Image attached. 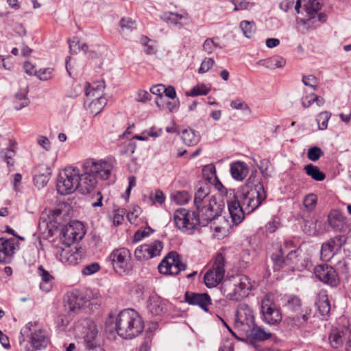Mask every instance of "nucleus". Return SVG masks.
Segmentation results:
<instances>
[{
  "label": "nucleus",
  "instance_id": "1",
  "mask_svg": "<svg viewBox=\"0 0 351 351\" xmlns=\"http://www.w3.org/2000/svg\"><path fill=\"white\" fill-rule=\"evenodd\" d=\"M113 323L117 334L126 339L138 336L144 328L141 316L136 311L131 308L121 311L115 318L110 314L106 324L110 326Z\"/></svg>",
  "mask_w": 351,
  "mask_h": 351
},
{
  "label": "nucleus",
  "instance_id": "2",
  "mask_svg": "<svg viewBox=\"0 0 351 351\" xmlns=\"http://www.w3.org/2000/svg\"><path fill=\"white\" fill-rule=\"evenodd\" d=\"M235 197L241 204L247 214L256 209L266 198V194L262 183L258 182L254 186H243L236 193Z\"/></svg>",
  "mask_w": 351,
  "mask_h": 351
},
{
  "label": "nucleus",
  "instance_id": "3",
  "mask_svg": "<svg viewBox=\"0 0 351 351\" xmlns=\"http://www.w3.org/2000/svg\"><path fill=\"white\" fill-rule=\"evenodd\" d=\"M80 173L77 167H69L60 173L57 180V191L61 195H69L79 189Z\"/></svg>",
  "mask_w": 351,
  "mask_h": 351
},
{
  "label": "nucleus",
  "instance_id": "4",
  "mask_svg": "<svg viewBox=\"0 0 351 351\" xmlns=\"http://www.w3.org/2000/svg\"><path fill=\"white\" fill-rule=\"evenodd\" d=\"M251 289L250 278L243 276L238 280L223 282L221 287V291L228 300L237 301L247 295Z\"/></svg>",
  "mask_w": 351,
  "mask_h": 351
},
{
  "label": "nucleus",
  "instance_id": "5",
  "mask_svg": "<svg viewBox=\"0 0 351 351\" xmlns=\"http://www.w3.org/2000/svg\"><path fill=\"white\" fill-rule=\"evenodd\" d=\"M25 328L28 330L27 337L32 351H40L46 349L50 344V335L49 332L36 322H30L25 325Z\"/></svg>",
  "mask_w": 351,
  "mask_h": 351
},
{
  "label": "nucleus",
  "instance_id": "6",
  "mask_svg": "<svg viewBox=\"0 0 351 351\" xmlns=\"http://www.w3.org/2000/svg\"><path fill=\"white\" fill-rule=\"evenodd\" d=\"M224 208L223 202H217L214 196H211L210 200L205 204L196 208L197 213V218L199 226H207L215 218L221 214Z\"/></svg>",
  "mask_w": 351,
  "mask_h": 351
},
{
  "label": "nucleus",
  "instance_id": "7",
  "mask_svg": "<svg viewBox=\"0 0 351 351\" xmlns=\"http://www.w3.org/2000/svg\"><path fill=\"white\" fill-rule=\"evenodd\" d=\"M173 219L176 227L188 234H191L197 226L199 225L196 213L185 208L177 209L174 213Z\"/></svg>",
  "mask_w": 351,
  "mask_h": 351
},
{
  "label": "nucleus",
  "instance_id": "8",
  "mask_svg": "<svg viewBox=\"0 0 351 351\" xmlns=\"http://www.w3.org/2000/svg\"><path fill=\"white\" fill-rule=\"evenodd\" d=\"M225 258L222 254H217L214 259L213 266L204 276V281L208 288L216 287L223 280L225 274Z\"/></svg>",
  "mask_w": 351,
  "mask_h": 351
},
{
  "label": "nucleus",
  "instance_id": "9",
  "mask_svg": "<svg viewBox=\"0 0 351 351\" xmlns=\"http://www.w3.org/2000/svg\"><path fill=\"white\" fill-rule=\"evenodd\" d=\"M89 302L90 304H97V302L90 300L89 295L86 293L73 291L66 295L64 300L65 310L71 315H75Z\"/></svg>",
  "mask_w": 351,
  "mask_h": 351
},
{
  "label": "nucleus",
  "instance_id": "10",
  "mask_svg": "<svg viewBox=\"0 0 351 351\" xmlns=\"http://www.w3.org/2000/svg\"><path fill=\"white\" fill-rule=\"evenodd\" d=\"M104 86L103 84L89 86L86 90V95L88 97L86 104L91 100L88 104V108L94 116L97 115L106 105V99L103 97Z\"/></svg>",
  "mask_w": 351,
  "mask_h": 351
},
{
  "label": "nucleus",
  "instance_id": "11",
  "mask_svg": "<svg viewBox=\"0 0 351 351\" xmlns=\"http://www.w3.org/2000/svg\"><path fill=\"white\" fill-rule=\"evenodd\" d=\"M186 264L180 259V255L172 251L165 257L158 265V271L165 275H177L185 270Z\"/></svg>",
  "mask_w": 351,
  "mask_h": 351
},
{
  "label": "nucleus",
  "instance_id": "12",
  "mask_svg": "<svg viewBox=\"0 0 351 351\" xmlns=\"http://www.w3.org/2000/svg\"><path fill=\"white\" fill-rule=\"evenodd\" d=\"M110 258L114 270L119 274L125 273L132 267L131 253L125 247L114 250L110 254Z\"/></svg>",
  "mask_w": 351,
  "mask_h": 351
},
{
  "label": "nucleus",
  "instance_id": "13",
  "mask_svg": "<svg viewBox=\"0 0 351 351\" xmlns=\"http://www.w3.org/2000/svg\"><path fill=\"white\" fill-rule=\"evenodd\" d=\"M219 185L226 191V202L232 222L234 225H238L243 221L245 214L247 210H244L241 204L235 197V192L234 190H226L221 183Z\"/></svg>",
  "mask_w": 351,
  "mask_h": 351
},
{
  "label": "nucleus",
  "instance_id": "14",
  "mask_svg": "<svg viewBox=\"0 0 351 351\" xmlns=\"http://www.w3.org/2000/svg\"><path fill=\"white\" fill-rule=\"evenodd\" d=\"M84 169L91 173L95 177H99L103 180L110 178L114 165L111 160H90L84 165Z\"/></svg>",
  "mask_w": 351,
  "mask_h": 351
},
{
  "label": "nucleus",
  "instance_id": "15",
  "mask_svg": "<svg viewBox=\"0 0 351 351\" xmlns=\"http://www.w3.org/2000/svg\"><path fill=\"white\" fill-rule=\"evenodd\" d=\"M163 248L162 243L155 240L149 243H145L137 247L134 251V256L140 261H147L160 256Z\"/></svg>",
  "mask_w": 351,
  "mask_h": 351
},
{
  "label": "nucleus",
  "instance_id": "16",
  "mask_svg": "<svg viewBox=\"0 0 351 351\" xmlns=\"http://www.w3.org/2000/svg\"><path fill=\"white\" fill-rule=\"evenodd\" d=\"M261 313L263 320L269 325H276L282 320V315L274 304L271 303L269 295H265L262 300Z\"/></svg>",
  "mask_w": 351,
  "mask_h": 351
},
{
  "label": "nucleus",
  "instance_id": "17",
  "mask_svg": "<svg viewBox=\"0 0 351 351\" xmlns=\"http://www.w3.org/2000/svg\"><path fill=\"white\" fill-rule=\"evenodd\" d=\"M84 234L83 225L78 221L64 226L61 230L62 239L66 245H71V243L80 241Z\"/></svg>",
  "mask_w": 351,
  "mask_h": 351
},
{
  "label": "nucleus",
  "instance_id": "18",
  "mask_svg": "<svg viewBox=\"0 0 351 351\" xmlns=\"http://www.w3.org/2000/svg\"><path fill=\"white\" fill-rule=\"evenodd\" d=\"M314 274L320 281L331 287H336L339 284L337 274L332 266L326 264L317 265Z\"/></svg>",
  "mask_w": 351,
  "mask_h": 351
},
{
  "label": "nucleus",
  "instance_id": "19",
  "mask_svg": "<svg viewBox=\"0 0 351 351\" xmlns=\"http://www.w3.org/2000/svg\"><path fill=\"white\" fill-rule=\"evenodd\" d=\"M235 320L237 326L241 328H247L252 326L254 323V315L252 309L245 303L239 305Z\"/></svg>",
  "mask_w": 351,
  "mask_h": 351
},
{
  "label": "nucleus",
  "instance_id": "20",
  "mask_svg": "<svg viewBox=\"0 0 351 351\" xmlns=\"http://www.w3.org/2000/svg\"><path fill=\"white\" fill-rule=\"evenodd\" d=\"M56 256L62 263L75 265L82 260V252L80 249L66 245L64 248L58 247Z\"/></svg>",
  "mask_w": 351,
  "mask_h": 351
},
{
  "label": "nucleus",
  "instance_id": "21",
  "mask_svg": "<svg viewBox=\"0 0 351 351\" xmlns=\"http://www.w3.org/2000/svg\"><path fill=\"white\" fill-rule=\"evenodd\" d=\"M344 241L342 236H337L329 239L322 245L321 258L324 261H330L335 254V251L341 248Z\"/></svg>",
  "mask_w": 351,
  "mask_h": 351
},
{
  "label": "nucleus",
  "instance_id": "22",
  "mask_svg": "<svg viewBox=\"0 0 351 351\" xmlns=\"http://www.w3.org/2000/svg\"><path fill=\"white\" fill-rule=\"evenodd\" d=\"M88 330L84 335V342L88 351H104L103 348L97 346L95 339L97 335V329L95 324L90 320H84Z\"/></svg>",
  "mask_w": 351,
  "mask_h": 351
},
{
  "label": "nucleus",
  "instance_id": "23",
  "mask_svg": "<svg viewBox=\"0 0 351 351\" xmlns=\"http://www.w3.org/2000/svg\"><path fill=\"white\" fill-rule=\"evenodd\" d=\"M185 301L189 304L199 306L204 311L208 312V306L211 304V299L207 293L186 292Z\"/></svg>",
  "mask_w": 351,
  "mask_h": 351
},
{
  "label": "nucleus",
  "instance_id": "24",
  "mask_svg": "<svg viewBox=\"0 0 351 351\" xmlns=\"http://www.w3.org/2000/svg\"><path fill=\"white\" fill-rule=\"evenodd\" d=\"M97 183L95 176L85 169L84 173L80 175V184L78 190L82 194H93L97 191Z\"/></svg>",
  "mask_w": 351,
  "mask_h": 351
},
{
  "label": "nucleus",
  "instance_id": "25",
  "mask_svg": "<svg viewBox=\"0 0 351 351\" xmlns=\"http://www.w3.org/2000/svg\"><path fill=\"white\" fill-rule=\"evenodd\" d=\"M304 8L306 12V19H302L300 21L306 25L314 23L317 12L321 10L322 5L318 0H304Z\"/></svg>",
  "mask_w": 351,
  "mask_h": 351
},
{
  "label": "nucleus",
  "instance_id": "26",
  "mask_svg": "<svg viewBox=\"0 0 351 351\" xmlns=\"http://www.w3.org/2000/svg\"><path fill=\"white\" fill-rule=\"evenodd\" d=\"M148 313L154 317H160L165 312V302L157 295H152L147 302Z\"/></svg>",
  "mask_w": 351,
  "mask_h": 351
},
{
  "label": "nucleus",
  "instance_id": "27",
  "mask_svg": "<svg viewBox=\"0 0 351 351\" xmlns=\"http://www.w3.org/2000/svg\"><path fill=\"white\" fill-rule=\"evenodd\" d=\"M211 230H213L215 236L217 237H223L226 236L230 227L229 221L221 214L215 218L210 223H209Z\"/></svg>",
  "mask_w": 351,
  "mask_h": 351
},
{
  "label": "nucleus",
  "instance_id": "28",
  "mask_svg": "<svg viewBox=\"0 0 351 351\" xmlns=\"http://www.w3.org/2000/svg\"><path fill=\"white\" fill-rule=\"evenodd\" d=\"M241 330L245 333L247 338L257 341H265L271 337V332H266L262 327L256 326L255 323L249 328H241Z\"/></svg>",
  "mask_w": 351,
  "mask_h": 351
},
{
  "label": "nucleus",
  "instance_id": "29",
  "mask_svg": "<svg viewBox=\"0 0 351 351\" xmlns=\"http://www.w3.org/2000/svg\"><path fill=\"white\" fill-rule=\"evenodd\" d=\"M14 253V243L7 239L0 238V262L10 263Z\"/></svg>",
  "mask_w": 351,
  "mask_h": 351
},
{
  "label": "nucleus",
  "instance_id": "30",
  "mask_svg": "<svg viewBox=\"0 0 351 351\" xmlns=\"http://www.w3.org/2000/svg\"><path fill=\"white\" fill-rule=\"evenodd\" d=\"M249 172V169L244 162L237 161L230 165V173L232 177L237 181H243Z\"/></svg>",
  "mask_w": 351,
  "mask_h": 351
},
{
  "label": "nucleus",
  "instance_id": "31",
  "mask_svg": "<svg viewBox=\"0 0 351 351\" xmlns=\"http://www.w3.org/2000/svg\"><path fill=\"white\" fill-rule=\"evenodd\" d=\"M51 175V170L46 165H40L38 173L34 176V181L38 188H43L48 183Z\"/></svg>",
  "mask_w": 351,
  "mask_h": 351
},
{
  "label": "nucleus",
  "instance_id": "32",
  "mask_svg": "<svg viewBox=\"0 0 351 351\" xmlns=\"http://www.w3.org/2000/svg\"><path fill=\"white\" fill-rule=\"evenodd\" d=\"M329 224L337 231H343L346 226V219L340 213L335 211L328 216Z\"/></svg>",
  "mask_w": 351,
  "mask_h": 351
},
{
  "label": "nucleus",
  "instance_id": "33",
  "mask_svg": "<svg viewBox=\"0 0 351 351\" xmlns=\"http://www.w3.org/2000/svg\"><path fill=\"white\" fill-rule=\"evenodd\" d=\"M209 192L207 184L202 185L197 189L194 197V204L196 208H199L210 200L211 197L208 196Z\"/></svg>",
  "mask_w": 351,
  "mask_h": 351
},
{
  "label": "nucleus",
  "instance_id": "34",
  "mask_svg": "<svg viewBox=\"0 0 351 351\" xmlns=\"http://www.w3.org/2000/svg\"><path fill=\"white\" fill-rule=\"evenodd\" d=\"M181 138L185 145L194 146L199 142L200 135L198 132L193 129H185L182 131Z\"/></svg>",
  "mask_w": 351,
  "mask_h": 351
},
{
  "label": "nucleus",
  "instance_id": "35",
  "mask_svg": "<svg viewBox=\"0 0 351 351\" xmlns=\"http://www.w3.org/2000/svg\"><path fill=\"white\" fill-rule=\"evenodd\" d=\"M38 274L41 278V282L40 284V288L45 292H49L52 287V280L53 278L49 273L48 271L45 270L43 266H39L38 268Z\"/></svg>",
  "mask_w": 351,
  "mask_h": 351
},
{
  "label": "nucleus",
  "instance_id": "36",
  "mask_svg": "<svg viewBox=\"0 0 351 351\" xmlns=\"http://www.w3.org/2000/svg\"><path fill=\"white\" fill-rule=\"evenodd\" d=\"M16 145V142L14 140L9 141V146L7 149H3L0 151V157L3 159L8 167L14 165L13 158L15 156L14 147Z\"/></svg>",
  "mask_w": 351,
  "mask_h": 351
},
{
  "label": "nucleus",
  "instance_id": "37",
  "mask_svg": "<svg viewBox=\"0 0 351 351\" xmlns=\"http://www.w3.org/2000/svg\"><path fill=\"white\" fill-rule=\"evenodd\" d=\"M27 87H25L20 89V90L16 93L14 97V108L16 110H20L29 105V99L27 97Z\"/></svg>",
  "mask_w": 351,
  "mask_h": 351
},
{
  "label": "nucleus",
  "instance_id": "38",
  "mask_svg": "<svg viewBox=\"0 0 351 351\" xmlns=\"http://www.w3.org/2000/svg\"><path fill=\"white\" fill-rule=\"evenodd\" d=\"M310 313L311 310L306 309L305 312L303 313L301 315L289 317L287 319H286L285 322H287V325L292 327H300L308 321Z\"/></svg>",
  "mask_w": 351,
  "mask_h": 351
},
{
  "label": "nucleus",
  "instance_id": "39",
  "mask_svg": "<svg viewBox=\"0 0 351 351\" xmlns=\"http://www.w3.org/2000/svg\"><path fill=\"white\" fill-rule=\"evenodd\" d=\"M188 14H180L176 12H165L161 16L162 20L167 23L177 25L180 24V21L188 19Z\"/></svg>",
  "mask_w": 351,
  "mask_h": 351
},
{
  "label": "nucleus",
  "instance_id": "40",
  "mask_svg": "<svg viewBox=\"0 0 351 351\" xmlns=\"http://www.w3.org/2000/svg\"><path fill=\"white\" fill-rule=\"evenodd\" d=\"M306 173L316 181H322L325 179V174L320 171L317 166L308 164L304 167Z\"/></svg>",
  "mask_w": 351,
  "mask_h": 351
},
{
  "label": "nucleus",
  "instance_id": "41",
  "mask_svg": "<svg viewBox=\"0 0 351 351\" xmlns=\"http://www.w3.org/2000/svg\"><path fill=\"white\" fill-rule=\"evenodd\" d=\"M329 341L333 348H339L343 345L344 341L343 332L337 329L332 330L329 336Z\"/></svg>",
  "mask_w": 351,
  "mask_h": 351
},
{
  "label": "nucleus",
  "instance_id": "42",
  "mask_svg": "<svg viewBox=\"0 0 351 351\" xmlns=\"http://www.w3.org/2000/svg\"><path fill=\"white\" fill-rule=\"evenodd\" d=\"M317 305L322 315H326L330 311V305L328 297L325 294L319 295Z\"/></svg>",
  "mask_w": 351,
  "mask_h": 351
},
{
  "label": "nucleus",
  "instance_id": "43",
  "mask_svg": "<svg viewBox=\"0 0 351 351\" xmlns=\"http://www.w3.org/2000/svg\"><path fill=\"white\" fill-rule=\"evenodd\" d=\"M239 27L247 38H251L256 32V25L254 21H242Z\"/></svg>",
  "mask_w": 351,
  "mask_h": 351
},
{
  "label": "nucleus",
  "instance_id": "44",
  "mask_svg": "<svg viewBox=\"0 0 351 351\" xmlns=\"http://www.w3.org/2000/svg\"><path fill=\"white\" fill-rule=\"evenodd\" d=\"M210 88L204 84L199 83L193 86L190 91L186 93L188 97H196L199 95H206L210 92Z\"/></svg>",
  "mask_w": 351,
  "mask_h": 351
},
{
  "label": "nucleus",
  "instance_id": "45",
  "mask_svg": "<svg viewBox=\"0 0 351 351\" xmlns=\"http://www.w3.org/2000/svg\"><path fill=\"white\" fill-rule=\"evenodd\" d=\"M218 38H207L202 45L203 50L207 54H211L215 49H221L222 47L217 42Z\"/></svg>",
  "mask_w": 351,
  "mask_h": 351
},
{
  "label": "nucleus",
  "instance_id": "46",
  "mask_svg": "<svg viewBox=\"0 0 351 351\" xmlns=\"http://www.w3.org/2000/svg\"><path fill=\"white\" fill-rule=\"evenodd\" d=\"M171 197L178 204H185L189 201L191 195L187 191H181L172 193Z\"/></svg>",
  "mask_w": 351,
  "mask_h": 351
},
{
  "label": "nucleus",
  "instance_id": "47",
  "mask_svg": "<svg viewBox=\"0 0 351 351\" xmlns=\"http://www.w3.org/2000/svg\"><path fill=\"white\" fill-rule=\"evenodd\" d=\"M331 117L330 112L328 111H324L320 112L317 118L316 121L318 125V129L320 130H324L328 127V122Z\"/></svg>",
  "mask_w": 351,
  "mask_h": 351
},
{
  "label": "nucleus",
  "instance_id": "48",
  "mask_svg": "<svg viewBox=\"0 0 351 351\" xmlns=\"http://www.w3.org/2000/svg\"><path fill=\"white\" fill-rule=\"evenodd\" d=\"M120 27L123 32H132L136 29V22L130 17H123L119 22Z\"/></svg>",
  "mask_w": 351,
  "mask_h": 351
},
{
  "label": "nucleus",
  "instance_id": "49",
  "mask_svg": "<svg viewBox=\"0 0 351 351\" xmlns=\"http://www.w3.org/2000/svg\"><path fill=\"white\" fill-rule=\"evenodd\" d=\"M287 307L292 311H297L301 307L300 299L295 295H289L287 297Z\"/></svg>",
  "mask_w": 351,
  "mask_h": 351
},
{
  "label": "nucleus",
  "instance_id": "50",
  "mask_svg": "<svg viewBox=\"0 0 351 351\" xmlns=\"http://www.w3.org/2000/svg\"><path fill=\"white\" fill-rule=\"evenodd\" d=\"M317 199V196L315 194H308L304 197L303 201L304 207L309 211L313 210L316 206Z\"/></svg>",
  "mask_w": 351,
  "mask_h": 351
},
{
  "label": "nucleus",
  "instance_id": "51",
  "mask_svg": "<svg viewBox=\"0 0 351 351\" xmlns=\"http://www.w3.org/2000/svg\"><path fill=\"white\" fill-rule=\"evenodd\" d=\"M317 221L311 219L310 221H304L303 226L304 232L308 235H314L317 232Z\"/></svg>",
  "mask_w": 351,
  "mask_h": 351
},
{
  "label": "nucleus",
  "instance_id": "52",
  "mask_svg": "<svg viewBox=\"0 0 351 351\" xmlns=\"http://www.w3.org/2000/svg\"><path fill=\"white\" fill-rule=\"evenodd\" d=\"M37 77L43 81H47L53 77V69L51 68L40 69L36 73Z\"/></svg>",
  "mask_w": 351,
  "mask_h": 351
},
{
  "label": "nucleus",
  "instance_id": "53",
  "mask_svg": "<svg viewBox=\"0 0 351 351\" xmlns=\"http://www.w3.org/2000/svg\"><path fill=\"white\" fill-rule=\"evenodd\" d=\"M323 155L324 152L316 146L311 147L307 152L308 158L312 161H317Z\"/></svg>",
  "mask_w": 351,
  "mask_h": 351
},
{
  "label": "nucleus",
  "instance_id": "54",
  "mask_svg": "<svg viewBox=\"0 0 351 351\" xmlns=\"http://www.w3.org/2000/svg\"><path fill=\"white\" fill-rule=\"evenodd\" d=\"M101 267L97 263H92L84 267L82 273L84 276H90L97 273Z\"/></svg>",
  "mask_w": 351,
  "mask_h": 351
},
{
  "label": "nucleus",
  "instance_id": "55",
  "mask_svg": "<svg viewBox=\"0 0 351 351\" xmlns=\"http://www.w3.org/2000/svg\"><path fill=\"white\" fill-rule=\"evenodd\" d=\"M215 60L212 58H205L198 69L199 73H205L208 72L214 65Z\"/></svg>",
  "mask_w": 351,
  "mask_h": 351
},
{
  "label": "nucleus",
  "instance_id": "56",
  "mask_svg": "<svg viewBox=\"0 0 351 351\" xmlns=\"http://www.w3.org/2000/svg\"><path fill=\"white\" fill-rule=\"evenodd\" d=\"M153 232L154 230L150 227H147L144 230H138L134 233V241L138 242L143 239L149 237Z\"/></svg>",
  "mask_w": 351,
  "mask_h": 351
},
{
  "label": "nucleus",
  "instance_id": "57",
  "mask_svg": "<svg viewBox=\"0 0 351 351\" xmlns=\"http://www.w3.org/2000/svg\"><path fill=\"white\" fill-rule=\"evenodd\" d=\"M302 82L305 86H309L313 90H315L317 87V79L312 75H304Z\"/></svg>",
  "mask_w": 351,
  "mask_h": 351
},
{
  "label": "nucleus",
  "instance_id": "58",
  "mask_svg": "<svg viewBox=\"0 0 351 351\" xmlns=\"http://www.w3.org/2000/svg\"><path fill=\"white\" fill-rule=\"evenodd\" d=\"M268 62L271 65V69L282 68L286 64L285 58L280 56H275L268 59Z\"/></svg>",
  "mask_w": 351,
  "mask_h": 351
},
{
  "label": "nucleus",
  "instance_id": "59",
  "mask_svg": "<svg viewBox=\"0 0 351 351\" xmlns=\"http://www.w3.org/2000/svg\"><path fill=\"white\" fill-rule=\"evenodd\" d=\"M231 108L237 110H243L248 112H251L248 105L240 99L232 100L230 103Z\"/></svg>",
  "mask_w": 351,
  "mask_h": 351
},
{
  "label": "nucleus",
  "instance_id": "60",
  "mask_svg": "<svg viewBox=\"0 0 351 351\" xmlns=\"http://www.w3.org/2000/svg\"><path fill=\"white\" fill-rule=\"evenodd\" d=\"M271 259L274 263L279 266H282V265H285V258L284 257V252L282 250L278 253L273 254L271 255Z\"/></svg>",
  "mask_w": 351,
  "mask_h": 351
},
{
  "label": "nucleus",
  "instance_id": "61",
  "mask_svg": "<svg viewBox=\"0 0 351 351\" xmlns=\"http://www.w3.org/2000/svg\"><path fill=\"white\" fill-rule=\"evenodd\" d=\"M69 49L71 53H77L80 51V42L77 38H73L69 40Z\"/></svg>",
  "mask_w": 351,
  "mask_h": 351
},
{
  "label": "nucleus",
  "instance_id": "62",
  "mask_svg": "<svg viewBox=\"0 0 351 351\" xmlns=\"http://www.w3.org/2000/svg\"><path fill=\"white\" fill-rule=\"evenodd\" d=\"M231 1L234 4V11L248 9L250 5V3L245 0H237L236 2L234 1V0Z\"/></svg>",
  "mask_w": 351,
  "mask_h": 351
},
{
  "label": "nucleus",
  "instance_id": "63",
  "mask_svg": "<svg viewBox=\"0 0 351 351\" xmlns=\"http://www.w3.org/2000/svg\"><path fill=\"white\" fill-rule=\"evenodd\" d=\"M37 143L46 151H49L51 148V143L49 140L44 136H39L37 138Z\"/></svg>",
  "mask_w": 351,
  "mask_h": 351
},
{
  "label": "nucleus",
  "instance_id": "64",
  "mask_svg": "<svg viewBox=\"0 0 351 351\" xmlns=\"http://www.w3.org/2000/svg\"><path fill=\"white\" fill-rule=\"evenodd\" d=\"M314 93L310 94L308 95H306L301 99L302 106L304 108H307L310 107L314 102L315 99L313 98Z\"/></svg>",
  "mask_w": 351,
  "mask_h": 351
}]
</instances>
